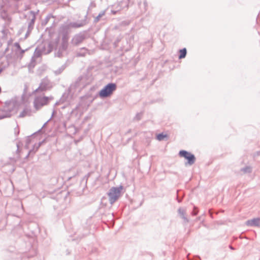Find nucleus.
I'll return each instance as SVG.
<instances>
[{
	"mask_svg": "<svg viewBox=\"0 0 260 260\" xmlns=\"http://www.w3.org/2000/svg\"><path fill=\"white\" fill-rule=\"evenodd\" d=\"M16 102L14 100L7 101L4 106L0 108V119L10 117L12 112L15 107Z\"/></svg>",
	"mask_w": 260,
	"mask_h": 260,
	"instance_id": "1",
	"label": "nucleus"
},
{
	"mask_svg": "<svg viewBox=\"0 0 260 260\" xmlns=\"http://www.w3.org/2000/svg\"><path fill=\"white\" fill-rule=\"evenodd\" d=\"M117 85L115 83H109L106 85L99 92V95L102 99L110 97L116 90Z\"/></svg>",
	"mask_w": 260,
	"mask_h": 260,
	"instance_id": "2",
	"label": "nucleus"
},
{
	"mask_svg": "<svg viewBox=\"0 0 260 260\" xmlns=\"http://www.w3.org/2000/svg\"><path fill=\"white\" fill-rule=\"evenodd\" d=\"M123 188V186L120 185L118 187H112L109 189L107 194L109 197V203L111 205L114 203L120 197Z\"/></svg>",
	"mask_w": 260,
	"mask_h": 260,
	"instance_id": "3",
	"label": "nucleus"
},
{
	"mask_svg": "<svg viewBox=\"0 0 260 260\" xmlns=\"http://www.w3.org/2000/svg\"><path fill=\"white\" fill-rule=\"evenodd\" d=\"M53 83L47 78L42 79L40 83L39 86L34 91V93H42L50 90L53 87Z\"/></svg>",
	"mask_w": 260,
	"mask_h": 260,
	"instance_id": "4",
	"label": "nucleus"
},
{
	"mask_svg": "<svg viewBox=\"0 0 260 260\" xmlns=\"http://www.w3.org/2000/svg\"><path fill=\"white\" fill-rule=\"evenodd\" d=\"M53 99L52 96H37L34 101V106L35 108L38 110L43 106L48 105L49 102Z\"/></svg>",
	"mask_w": 260,
	"mask_h": 260,
	"instance_id": "5",
	"label": "nucleus"
},
{
	"mask_svg": "<svg viewBox=\"0 0 260 260\" xmlns=\"http://www.w3.org/2000/svg\"><path fill=\"white\" fill-rule=\"evenodd\" d=\"M178 154L180 157H183L187 160V161L185 162V166H191L196 161V158L195 155L186 150H181L179 151Z\"/></svg>",
	"mask_w": 260,
	"mask_h": 260,
	"instance_id": "6",
	"label": "nucleus"
},
{
	"mask_svg": "<svg viewBox=\"0 0 260 260\" xmlns=\"http://www.w3.org/2000/svg\"><path fill=\"white\" fill-rule=\"evenodd\" d=\"M89 30H84L76 34L72 39V43L74 45H78L87 38Z\"/></svg>",
	"mask_w": 260,
	"mask_h": 260,
	"instance_id": "7",
	"label": "nucleus"
},
{
	"mask_svg": "<svg viewBox=\"0 0 260 260\" xmlns=\"http://www.w3.org/2000/svg\"><path fill=\"white\" fill-rule=\"evenodd\" d=\"M68 40L69 39L62 38L61 45L56 53V55L58 57H62L64 53L66 52L68 47Z\"/></svg>",
	"mask_w": 260,
	"mask_h": 260,
	"instance_id": "8",
	"label": "nucleus"
},
{
	"mask_svg": "<svg viewBox=\"0 0 260 260\" xmlns=\"http://www.w3.org/2000/svg\"><path fill=\"white\" fill-rule=\"evenodd\" d=\"M75 86L71 85L69 88L63 93L62 96L60 99V101L62 103L67 101H69L72 98L73 93L72 91L74 89Z\"/></svg>",
	"mask_w": 260,
	"mask_h": 260,
	"instance_id": "9",
	"label": "nucleus"
},
{
	"mask_svg": "<svg viewBox=\"0 0 260 260\" xmlns=\"http://www.w3.org/2000/svg\"><path fill=\"white\" fill-rule=\"evenodd\" d=\"M87 14H86L84 17V19L83 20H81L79 21H78L77 22H70V26L71 27V28H80L81 27L84 25H85L86 24L88 23V22L87 21Z\"/></svg>",
	"mask_w": 260,
	"mask_h": 260,
	"instance_id": "10",
	"label": "nucleus"
},
{
	"mask_svg": "<svg viewBox=\"0 0 260 260\" xmlns=\"http://www.w3.org/2000/svg\"><path fill=\"white\" fill-rule=\"evenodd\" d=\"M71 27L70 26V24L62 25L60 27V33L62 36V38L69 39V35L70 32V28Z\"/></svg>",
	"mask_w": 260,
	"mask_h": 260,
	"instance_id": "11",
	"label": "nucleus"
},
{
	"mask_svg": "<svg viewBox=\"0 0 260 260\" xmlns=\"http://www.w3.org/2000/svg\"><path fill=\"white\" fill-rule=\"evenodd\" d=\"M39 12V10H38L37 12H35L34 11H30L29 12V14L32 16V18L30 20L28 24V29L32 30L34 27L35 23L36 20V16Z\"/></svg>",
	"mask_w": 260,
	"mask_h": 260,
	"instance_id": "12",
	"label": "nucleus"
},
{
	"mask_svg": "<svg viewBox=\"0 0 260 260\" xmlns=\"http://www.w3.org/2000/svg\"><path fill=\"white\" fill-rule=\"evenodd\" d=\"M41 131V129H40L37 132L34 133L30 136H29L27 137L26 140V142H25V147L26 149L28 148L29 144L32 142L35 141L36 137L40 134Z\"/></svg>",
	"mask_w": 260,
	"mask_h": 260,
	"instance_id": "13",
	"label": "nucleus"
},
{
	"mask_svg": "<svg viewBox=\"0 0 260 260\" xmlns=\"http://www.w3.org/2000/svg\"><path fill=\"white\" fill-rule=\"evenodd\" d=\"M38 47H41V50L43 52V54H47L50 53L53 49V45L49 43L47 44V46L45 44H41L38 46Z\"/></svg>",
	"mask_w": 260,
	"mask_h": 260,
	"instance_id": "14",
	"label": "nucleus"
},
{
	"mask_svg": "<svg viewBox=\"0 0 260 260\" xmlns=\"http://www.w3.org/2000/svg\"><path fill=\"white\" fill-rule=\"evenodd\" d=\"M259 218H254L252 219L247 220L245 224L248 226H259Z\"/></svg>",
	"mask_w": 260,
	"mask_h": 260,
	"instance_id": "15",
	"label": "nucleus"
},
{
	"mask_svg": "<svg viewBox=\"0 0 260 260\" xmlns=\"http://www.w3.org/2000/svg\"><path fill=\"white\" fill-rule=\"evenodd\" d=\"M139 7L141 10V12L144 13L147 9V3L146 0L141 1L138 3Z\"/></svg>",
	"mask_w": 260,
	"mask_h": 260,
	"instance_id": "16",
	"label": "nucleus"
},
{
	"mask_svg": "<svg viewBox=\"0 0 260 260\" xmlns=\"http://www.w3.org/2000/svg\"><path fill=\"white\" fill-rule=\"evenodd\" d=\"M31 115V110L29 108L25 107L19 115V118H23L26 116H30Z\"/></svg>",
	"mask_w": 260,
	"mask_h": 260,
	"instance_id": "17",
	"label": "nucleus"
},
{
	"mask_svg": "<svg viewBox=\"0 0 260 260\" xmlns=\"http://www.w3.org/2000/svg\"><path fill=\"white\" fill-rule=\"evenodd\" d=\"M88 49L85 47H83L80 49L76 53L77 57H85L88 52Z\"/></svg>",
	"mask_w": 260,
	"mask_h": 260,
	"instance_id": "18",
	"label": "nucleus"
},
{
	"mask_svg": "<svg viewBox=\"0 0 260 260\" xmlns=\"http://www.w3.org/2000/svg\"><path fill=\"white\" fill-rule=\"evenodd\" d=\"M178 213L180 215L181 218L183 219L184 222L185 223H187L189 222V220L188 218L185 216V210L181 208H179L178 210Z\"/></svg>",
	"mask_w": 260,
	"mask_h": 260,
	"instance_id": "19",
	"label": "nucleus"
},
{
	"mask_svg": "<svg viewBox=\"0 0 260 260\" xmlns=\"http://www.w3.org/2000/svg\"><path fill=\"white\" fill-rule=\"evenodd\" d=\"M41 47H38V46L35 49L34 53V56L31 58V60H34V57L36 58H39L42 56L43 54V52L41 50Z\"/></svg>",
	"mask_w": 260,
	"mask_h": 260,
	"instance_id": "20",
	"label": "nucleus"
},
{
	"mask_svg": "<svg viewBox=\"0 0 260 260\" xmlns=\"http://www.w3.org/2000/svg\"><path fill=\"white\" fill-rule=\"evenodd\" d=\"M133 0H122L120 2V7L122 8H127L130 5L133 4Z\"/></svg>",
	"mask_w": 260,
	"mask_h": 260,
	"instance_id": "21",
	"label": "nucleus"
},
{
	"mask_svg": "<svg viewBox=\"0 0 260 260\" xmlns=\"http://www.w3.org/2000/svg\"><path fill=\"white\" fill-rule=\"evenodd\" d=\"M187 54V49L186 48H183L179 50L178 58L181 59L184 58Z\"/></svg>",
	"mask_w": 260,
	"mask_h": 260,
	"instance_id": "22",
	"label": "nucleus"
},
{
	"mask_svg": "<svg viewBox=\"0 0 260 260\" xmlns=\"http://www.w3.org/2000/svg\"><path fill=\"white\" fill-rule=\"evenodd\" d=\"M54 18L53 15L51 14H48L45 17V18L42 21V23H41L42 25L45 26L47 24V23L48 22V21H49L50 18Z\"/></svg>",
	"mask_w": 260,
	"mask_h": 260,
	"instance_id": "23",
	"label": "nucleus"
},
{
	"mask_svg": "<svg viewBox=\"0 0 260 260\" xmlns=\"http://www.w3.org/2000/svg\"><path fill=\"white\" fill-rule=\"evenodd\" d=\"M165 138H168V135L167 134H164L163 133H161L156 135V139L159 141L164 140Z\"/></svg>",
	"mask_w": 260,
	"mask_h": 260,
	"instance_id": "24",
	"label": "nucleus"
},
{
	"mask_svg": "<svg viewBox=\"0 0 260 260\" xmlns=\"http://www.w3.org/2000/svg\"><path fill=\"white\" fill-rule=\"evenodd\" d=\"M105 14V11H101L99 14L98 15L94 18V23H96L98 22V21H100V19L101 18V17L104 16Z\"/></svg>",
	"mask_w": 260,
	"mask_h": 260,
	"instance_id": "25",
	"label": "nucleus"
},
{
	"mask_svg": "<svg viewBox=\"0 0 260 260\" xmlns=\"http://www.w3.org/2000/svg\"><path fill=\"white\" fill-rule=\"evenodd\" d=\"M241 171L244 173H250L252 172V168L250 166H246L241 169Z\"/></svg>",
	"mask_w": 260,
	"mask_h": 260,
	"instance_id": "26",
	"label": "nucleus"
},
{
	"mask_svg": "<svg viewBox=\"0 0 260 260\" xmlns=\"http://www.w3.org/2000/svg\"><path fill=\"white\" fill-rule=\"evenodd\" d=\"M45 140H43V141L39 142L38 144L35 143L34 145H33V148H34V150L36 152L37 150L39 149L40 147L42 145V144L44 142Z\"/></svg>",
	"mask_w": 260,
	"mask_h": 260,
	"instance_id": "27",
	"label": "nucleus"
},
{
	"mask_svg": "<svg viewBox=\"0 0 260 260\" xmlns=\"http://www.w3.org/2000/svg\"><path fill=\"white\" fill-rule=\"evenodd\" d=\"M96 7V4L94 2H91L88 8V11H87V12L86 14H88V13H89L92 9L95 8Z\"/></svg>",
	"mask_w": 260,
	"mask_h": 260,
	"instance_id": "28",
	"label": "nucleus"
},
{
	"mask_svg": "<svg viewBox=\"0 0 260 260\" xmlns=\"http://www.w3.org/2000/svg\"><path fill=\"white\" fill-rule=\"evenodd\" d=\"M142 115L143 113L142 112L138 113L134 118V120L139 121L141 120L142 119Z\"/></svg>",
	"mask_w": 260,
	"mask_h": 260,
	"instance_id": "29",
	"label": "nucleus"
},
{
	"mask_svg": "<svg viewBox=\"0 0 260 260\" xmlns=\"http://www.w3.org/2000/svg\"><path fill=\"white\" fill-rule=\"evenodd\" d=\"M65 68V65L62 66L60 68H59L58 70L55 71V74L56 75L60 74L64 70Z\"/></svg>",
	"mask_w": 260,
	"mask_h": 260,
	"instance_id": "30",
	"label": "nucleus"
},
{
	"mask_svg": "<svg viewBox=\"0 0 260 260\" xmlns=\"http://www.w3.org/2000/svg\"><path fill=\"white\" fill-rule=\"evenodd\" d=\"M36 153L35 151L34 150V148H32V149H31L28 154H27V155L25 156V158L26 159L30 155H34L35 153Z\"/></svg>",
	"mask_w": 260,
	"mask_h": 260,
	"instance_id": "31",
	"label": "nucleus"
},
{
	"mask_svg": "<svg viewBox=\"0 0 260 260\" xmlns=\"http://www.w3.org/2000/svg\"><path fill=\"white\" fill-rule=\"evenodd\" d=\"M198 212H199V210H198V208L196 206H194L193 210L191 212V214L193 216H196L198 214Z\"/></svg>",
	"mask_w": 260,
	"mask_h": 260,
	"instance_id": "32",
	"label": "nucleus"
},
{
	"mask_svg": "<svg viewBox=\"0 0 260 260\" xmlns=\"http://www.w3.org/2000/svg\"><path fill=\"white\" fill-rule=\"evenodd\" d=\"M92 173V172H89L87 174H86L82 179V181L85 180L86 184L87 182V180L88 178L90 177V175Z\"/></svg>",
	"mask_w": 260,
	"mask_h": 260,
	"instance_id": "33",
	"label": "nucleus"
},
{
	"mask_svg": "<svg viewBox=\"0 0 260 260\" xmlns=\"http://www.w3.org/2000/svg\"><path fill=\"white\" fill-rule=\"evenodd\" d=\"M14 46L16 48V49L18 50H19L20 49H21V47H20V45L19 44V43L18 42H15L14 43Z\"/></svg>",
	"mask_w": 260,
	"mask_h": 260,
	"instance_id": "34",
	"label": "nucleus"
},
{
	"mask_svg": "<svg viewBox=\"0 0 260 260\" xmlns=\"http://www.w3.org/2000/svg\"><path fill=\"white\" fill-rule=\"evenodd\" d=\"M28 50V49H26L25 50L21 49L19 50L20 51V55L22 57L23 55V54L25 53V51H26Z\"/></svg>",
	"mask_w": 260,
	"mask_h": 260,
	"instance_id": "35",
	"label": "nucleus"
},
{
	"mask_svg": "<svg viewBox=\"0 0 260 260\" xmlns=\"http://www.w3.org/2000/svg\"><path fill=\"white\" fill-rule=\"evenodd\" d=\"M32 30H29L28 29V28H27V31L25 34V38H27L29 35L30 34L31 32L32 31Z\"/></svg>",
	"mask_w": 260,
	"mask_h": 260,
	"instance_id": "36",
	"label": "nucleus"
},
{
	"mask_svg": "<svg viewBox=\"0 0 260 260\" xmlns=\"http://www.w3.org/2000/svg\"><path fill=\"white\" fill-rule=\"evenodd\" d=\"M121 40V38L120 37L118 38L116 40V41H115L114 43V46L115 47H116L117 46V44L118 43V42L120 41Z\"/></svg>",
	"mask_w": 260,
	"mask_h": 260,
	"instance_id": "37",
	"label": "nucleus"
},
{
	"mask_svg": "<svg viewBox=\"0 0 260 260\" xmlns=\"http://www.w3.org/2000/svg\"><path fill=\"white\" fill-rule=\"evenodd\" d=\"M259 155H260V150L254 152L253 155L254 157H255L259 156Z\"/></svg>",
	"mask_w": 260,
	"mask_h": 260,
	"instance_id": "38",
	"label": "nucleus"
},
{
	"mask_svg": "<svg viewBox=\"0 0 260 260\" xmlns=\"http://www.w3.org/2000/svg\"><path fill=\"white\" fill-rule=\"evenodd\" d=\"M10 44V42L9 41L8 42V46L7 47V48L5 49V50H4V53H6L9 50V45Z\"/></svg>",
	"mask_w": 260,
	"mask_h": 260,
	"instance_id": "39",
	"label": "nucleus"
},
{
	"mask_svg": "<svg viewBox=\"0 0 260 260\" xmlns=\"http://www.w3.org/2000/svg\"><path fill=\"white\" fill-rule=\"evenodd\" d=\"M51 120V118H50L47 122H46L44 125H43L42 127L41 128V129H42V128L45 126L46 125L47 123ZM42 130H41V131L40 132H42Z\"/></svg>",
	"mask_w": 260,
	"mask_h": 260,
	"instance_id": "40",
	"label": "nucleus"
},
{
	"mask_svg": "<svg viewBox=\"0 0 260 260\" xmlns=\"http://www.w3.org/2000/svg\"><path fill=\"white\" fill-rule=\"evenodd\" d=\"M51 120V118H50L47 122H46L44 125H43L42 127L41 128V129H42V128L45 126L46 125L47 123ZM42 130H41V131L40 132H42Z\"/></svg>",
	"mask_w": 260,
	"mask_h": 260,
	"instance_id": "41",
	"label": "nucleus"
},
{
	"mask_svg": "<svg viewBox=\"0 0 260 260\" xmlns=\"http://www.w3.org/2000/svg\"><path fill=\"white\" fill-rule=\"evenodd\" d=\"M56 114V111L54 109L53 110V112H52V115H51V119L53 117V116Z\"/></svg>",
	"mask_w": 260,
	"mask_h": 260,
	"instance_id": "42",
	"label": "nucleus"
},
{
	"mask_svg": "<svg viewBox=\"0 0 260 260\" xmlns=\"http://www.w3.org/2000/svg\"><path fill=\"white\" fill-rule=\"evenodd\" d=\"M17 149L16 152L17 153H19L20 152V150H19V147L18 144H17Z\"/></svg>",
	"mask_w": 260,
	"mask_h": 260,
	"instance_id": "43",
	"label": "nucleus"
},
{
	"mask_svg": "<svg viewBox=\"0 0 260 260\" xmlns=\"http://www.w3.org/2000/svg\"><path fill=\"white\" fill-rule=\"evenodd\" d=\"M195 260H201V258L199 256L196 255L194 257Z\"/></svg>",
	"mask_w": 260,
	"mask_h": 260,
	"instance_id": "44",
	"label": "nucleus"
},
{
	"mask_svg": "<svg viewBox=\"0 0 260 260\" xmlns=\"http://www.w3.org/2000/svg\"><path fill=\"white\" fill-rule=\"evenodd\" d=\"M118 11L111 10V13L115 15L117 13Z\"/></svg>",
	"mask_w": 260,
	"mask_h": 260,
	"instance_id": "45",
	"label": "nucleus"
},
{
	"mask_svg": "<svg viewBox=\"0 0 260 260\" xmlns=\"http://www.w3.org/2000/svg\"><path fill=\"white\" fill-rule=\"evenodd\" d=\"M177 200L178 203H181L182 201V199L179 198L178 196L177 197Z\"/></svg>",
	"mask_w": 260,
	"mask_h": 260,
	"instance_id": "46",
	"label": "nucleus"
},
{
	"mask_svg": "<svg viewBox=\"0 0 260 260\" xmlns=\"http://www.w3.org/2000/svg\"><path fill=\"white\" fill-rule=\"evenodd\" d=\"M61 103L60 101H59V102H56L55 103V104H54V107H55V106H58V105L59 104V103Z\"/></svg>",
	"mask_w": 260,
	"mask_h": 260,
	"instance_id": "47",
	"label": "nucleus"
},
{
	"mask_svg": "<svg viewBox=\"0 0 260 260\" xmlns=\"http://www.w3.org/2000/svg\"><path fill=\"white\" fill-rule=\"evenodd\" d=\"M75 176H76V175H74V176H71V177H68V180H71L72 178H74V177H75Z\"/></svg>",
	"mask_w": 260,
	"mask_h": 260,
	"instance_id": "48",
	"label": "nucleus"
},
{
	"mask_svg": "<svg viewBox=\"0 0 260 260\" xmlns=\"http://www.w3.org/2000/svg\"><path fill=\"white\" fill-rule=\"evenodd\" d=\"M229 248L232 250H235V248L232 245H229Z\"/></svg>",
	"mask_w": 260,
	"mask_h": 260,
	"instance_id": "49",
	"label": "nucleus"
},
{
	"mask_svg": "<svg viewBox=\"0 0 260 260\" xmlns=\"http://www.w3.org/2000/svg\"><path fill=\"white\" fill-rule=\"evenodd\" d=\"M85 236H86V234H84V235H83V236L81 237H80V238H82V237H83Z\"/></svg>",
	"mask_w": 260,
	"mask_h": 260,
	"instance_id": "50",
	"label": "nucleus"
},
{
	"mask_svg": "<svg viewBox=\"0 0 260 260\" xmlns=\"http://www.w3.org/2000/svg\"><path fill=\"white\" fill-rule=\"evenodd\" d=\"M2 71H3V69L2 68L0 69V74L2 73Z\"/></svg>",
	"mask_w": 260,
	"mask_h": 260,
	"instance_id": "51",
	"label": "nucleus"
},
{
	"mask_svg": "<svg viewBox=\"0 0 260 260\" xmlns=\"http://www.w3.org/2000/svg\"><path fill=\"white\" fill-rule=\"evenodd\" d=\"M62 109H64L65 108V106H63L61 107Z\"/></svg>",
	"mask_w": 260,
	"mask_h": 260,
	"instance_id": "52",
	"label": "nucleus"
},
{
	"mask_svg": "<svg viewBox=\"0 0 260 260\" xmlns=\"http://www.w3.org/2000/svg\"><path fill=\"white\" fill-rule=\"evenodd\" d=\"M2 32H3V33H4V32H5V30H3L2 31Z\"/></svg>",
	"mask_w": 260,
	"mask_h": 260,
	"instance_id": "53",
	"label": "nucleus"
},
{
	"mask_svg": "<svg viewBox=\"0 0 260 260\" xmlns=\"http://www.w3.org/2000/svg\"><path fill=\"white\" fill-rule=\"evenodd\" d=\"M28 9H29V8L28 7H26V9H25V10Z\"/></svg>",
	"mask_w": 260,
	"mask_h": 260,
	"instance_id": "54",
	"label": "nucleus"
}]
</instances>
